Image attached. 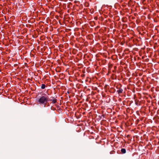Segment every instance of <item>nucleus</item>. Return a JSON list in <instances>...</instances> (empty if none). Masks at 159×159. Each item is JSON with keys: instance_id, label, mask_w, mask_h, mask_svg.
<instances>
[{"instance_id": "nucleus-4", "label": "nucleus", "mask_w": 159, "mask_h": 159, "mask_svg": "<svg viewBox=\"0 0 159 159\" xmlns=\"http://www.w3.org/2000/svg\"><path fill=\"white\" fill-rule=\"evenodd\" d=\"M52 102L53 103H55L57 102V100L55 98H53V99L52 100Z\"/></svg>"}, {"instance_id": "nucleus-3", "label": "nucleus", "mask_w": 159, "mask_h": 159, "mask_svg": "<svg viewBox=\"0 0 159 159\" xmlns=\"http://www.w3.org/2000/svg\"><path fill=\"white\" fill-rule=\"evenodd\" d=\"M121 152L122 153H125L126 152V151L125 148H122L121 150Z\"/></svg>"}, {"instance_id": "nucleus-5", "label": "nucleus", "mask_w": 159, "mask_h": 159, "mask_svg": "<svg viewBox=\"0 0 159 159\" xmlns=\"http://www.w3.org/2000/svg\"><path fill=\"white\" fill-rule=\"evenodd\" d=\"M45 85L44 84H42V85H41V88L42 89H45Z\"/></svg>"}, {"instance_id": "nucleus-2", "label": "nucleus", "mask_w": 159, "mask_h": 159, "mask_svg": "<svg viewBox=\"0 0 159 159\" xmlns=\"http://www.w3.org/2000/svg\"><path fill=\"white\" fill-rule=\"evenodd\" d=\"M123 91V90L122 89H120L117 90V92L119 94L122 93Z\"/></svg>"}, {"instance_id": "nucleus-1", "label": "nucleus", "mask_w": 159, "mask_h": 159, "mask_svg": "<svg viewBox=\"0 0 159 159\" xmlns=\"http://www.w3.org/2000/svg\"><path fill=\"white\" fill-rule=\"evenodd\" d=\"M48 99V97L46 94H44L39 99L38 101L41 104H46Z\"/></svg>"}]
</instances>
